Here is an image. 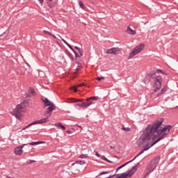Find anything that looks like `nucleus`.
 Returning <instances> with one entry per match:
<instances>
[{"mask_svg": "<svg viewBox=\"0 0 178 178\" xmlns=\"http://www.w3.org/2000/svg\"><path fill=\"white\" fill-rule=\"evenodd\" d=\"M168 89L166 88V87H163L162 89H161V93H159L157 94V97H159V95H162V94H165V92L167 91Z\"/></svg>", "mask_w": 178, "mask_h": 178, "instance_id": "aec40b11", "label": "nucleus"}, {"mask_svg": "<svg viewBox=\"0 0 178 178\" xmlns=\"http://www.w3.org/2000/svg\"><path fill=\"white\" fill-rule=\"evenodd\" d=\"M75 106H79V108H83V109H84L83 102H82L81 104H75Z\"/></svg>", "mask_w": 178, "mask_h": 178, "instance_id": "393cba45", "label": "nucleus"}, {"mask_svg": "<svg viewBox=\"0 0 178 178\" xmlns=\"http://www.w3.org/2000/svg\"><path fill=\"white\" fill-rule=\"evenodd\" d=\"M95 156L98 158H101V155L99 154V153H98V152H95Z\"/></svg>", "mask_w": 178, "mask_h": 178, "instance_id": "473e14b6", "label": "nucleus"}, {"mask_svg": "<svg viewBox=\"0 0 178 178\" xmlns=\"http://www.w3.org/2000/svg\"><path fill=\"white\" fill-rule=\"evenodd\" d=\"M108 173V172L106 171H103L102 172L99 173V176H102V175H106Z\"/></svg>", "mask_w": 178, "mask_h": 178, "instance_id": "2f4dec72", "label": "nucleus"}, {"mask_svg": "<svg viewBox=\"0 0 178 178\" xmlns=\"http://www.w3.org/2000/svg\"><path fill=\"white\" fill-rule=\"evenodd\" d=\"M163 123V119L161 118L156 120L152 124H148L145 128V137L143 139V143L145 141H149L152 139L154 140V134L158 138L150 146L149 144H146L143 149V151H148L149 148L154 147L155 144L161 141L164 138H166V136L170 133L172 129L171 125H162Z\"/></svg>", "mask_w": 178, "mask_h": 178, "instance_id": "f257e3e1", "label": "nucleus"}, {"mask_svg": "<svg viewBox=\"0 0 178 178\" xmlns=\"http://www.w3.org/2000/svg\"><path fill=\"white\" fill-rule=\"evenodd\" d=\"M90 101H98L99 99V97L98 96H94L89 97Z\"/></svg>", "mask_w": 178, "mask_h": 178, "instance_id": "5701e85b", "label": "nucleus"}, {"mask_svg": "<svg viewBox=\"0 0 178 178\" xmlns=\"http://www.w3.org/2000/svg\"><path fill=\"white\" fill-rule=\"evenodd\" d=\"M55 126L56 127H57V129H60L61 130H66V127L64 125H63L60 122L55 124Z\"/></svg>", "mask_w": 178, "mask_h": 178, "instance_id": "2eb2a0df", "label": "nucleus"}, {"mask_svg": "<svg viewBox=\"0 0 178 178\" xmlns=\"http://www.w3.org/2000/svg\"><path fill=\"white\" fill-rule=\"evenodd\" d=\"M35 161H34V160H31V161H29V163H35Z\"/></svg>", "mask_w": 178, "mask_h": 178, "instance_id": "58836bf2", "label": "nucleus"}, {"mask_svg": "<svg viewBox=\"0 0 178 178\" xmlns=\"http://www.w3.org/2000/svg\"><path fill=\"white\" fill-rule=\"evenodd\" d=\"M81 86H83V84H79V87H81Z\"/></svg>", "mask_w": 178, "mask_h": 178, "instance_id": "c03bdc74", "label": "nucleus"}, {"mask_svg": "<svg viewBox=\"0 0 178 178\" xmlns=\"http://www.w3.org/2000/svg\"><path fill=\"white\" fill-rule=\"evenodd\" d=\"M156 166H158V163H154V161H152L150 164L147 166L146 170L149 172H154L155 169H156Z\"/></svg>", "mask_w": 178, "mask_h": 178, "instance_id": "1a4fd4ad", "label": "nucleus"}, {"mask_svg": "<svg viewBox=\"0 0 178 178\" xmlns=\"http://www.w3.org/2000/svg\"><path fill=\"white\" fill-rule=\"evenodd\" d=\"M120 52V49L119 47H113L106 50V54H109L111 55H118Z\"/></svg>", "mask_w": 178, "mask_h": 178, "instance_id": "0eeeda50", "label": "nucleus"}, {"mask_svg": "<svg viewBox=\"0 0 178 178\" xmlns=\"http://www.w3.org/2000/svg\"><path fill=\"white\" fill-rule=\"evenodd\" d=\"M101 159H102V161H105L106 162H108V163H112V161L108 160V159H106V157H105V156H102L101 157Z\"/></svg>", "mask_w": 178, "mask_h": 178, "instance_id": "b1692460", "label": "nucleus"}, {"mask_svg": "<svg viewBox=\"0 0 178 178\" xmlns=\"http://www.w3.org/2000/svg\"><path fill=\"white\" fill-rule=\"evenodd\" d=\"M29 144V145H38L40 144H44V142H42V141H37V142H32V143H30Z\"/></svg>", "mask_w": 178, "mask_h": 178, "instance_id": "dca6fc26", "label": "nucleus"}, {"mask_svg": "<svg viewBox=\"0 0 178 178\" xmlns=\"http://www.w3.org/2000/svg\"><path fill=\"white\" fill-rule=\"evenodd\" d=\"M42 102H44L45 106H50L51 105H54V103L51 102L47 97L42 98Z\"/></svg>", "mask_w": 178, "mask_h": 178, "instance_id": "9b49d317", "label": "nucleus"}, {"mask_svg": "<svg viewBox=\"0 0 178 178\" xmlns=\"http://www.w3.org/2000/svg\"><path fill=\"white\" fill-rule=\"evenodd\" d=\"M110 148H111V149H115V147H110Z\"/></svg>", "mask_w": 178, "mask_h": 178, "instance_id": "37998d69", "label": "nucleus"}, {"mask_svg": "<svg viewBox=\"0 0 178 178\" xmlns=\"http://www.w3.org/2000/svg\"><path fill=\"white\" fill-rule=\"evenodd\" d=\"M43 33L44 34H48L49 35H51V33L48 32L47 31H43Z\"/></svg>", "mask_w": 178, "mask_h": 178, "instance_id": "72a5a7b5", "label": "nucleus"}, {"mask_svg": "<svg viewBox=\"0 0 178 178\" xmlns=\"http://www.w3.org/2000/svg\"><path fill=\"white\" fill-rule=\"evenodd\" d=\"M79 5L80 8H81V9H84V4L83 3V1H79Z\"/></svg>", "mask_w": 178, "mask_h": 178, "instance_id": "a878e982", "label": "nucleus"}, {"mask_svg": "<svg viewBox=\"0 0 178 178\" xmlns=\"http://www.w3.org/2000/svg\"><path fill=\"white\" fill-rule=\"evenodd\" d=\"M79 158L81 159H84L87 158V154H81L79 156Z\"/></svg>", "mask_w": 178, "mask_h": 178, "instance_id": "cd10ccee", "label": "nucleus"}, {"mask_svg": "<svg viewBox=\"0 0 178 178\" xmlns=\"http://www.w3.org/2000/svg\"><path fill=\"white\" fill-rule=\"evenodd\" d=\"M5 34H6V32L3 33V34L0 35V37H3V35H5Z\"/></svg>", "mask_w": 178, "mask_h": 178, "instance_id": "a19ab883", "label": "nucleus"}, {"mask_svg": "<svg viewBox=\"0 0 178 178\" xmlns=\"http://www.w3.org/2000/svg\"><path fill=\"white\" fill-rule=\"evenodd\" d=\"M67 134H72V131L67 130L66 131Z\"/></svg>", "mask_w": 178, "mask_h": 178, "instance_id": "e433bc0d", "label": "nucleus"}, {"mask_svg": "<svg viewBox=\"0 0 178 178\" xmlns=\"http://www.w3.org/2000/svg\"><path fill=\"white\" fill-rule=\"evenodd\" d=\"M72 52H74V55H75V56H76V58H79V54H77V52H76L75 51H74V49H73V50H72Z\"/></svg>", "mask_w": 178, "mask_h": 178, "instance_id": "c756f323", "label": "nucleus"}, {"mask_svg": "<svg viewBox=\"0 0 178 178\" xmlns=\"http://www.w3.org/2000/svg\"><path fill=\"white\" fill-rule=\"evenodd\" d=\"M44 117L45 118H42L40 120H35L30 123L29 124L26 126L24 128H23L22 130H26V129H29V127H31V126H34V124H42L43 123H47V122H48V119H49V117H48V115H44Z\"/></svg>", "mask_w": 178, "mask_h": 178, "instance_id": "20e7f679", "label": "nucleus"}, {"mask_svg": "<svg viewBox=\"0 0 178 178\" xmlns=\"http://www.w3.org/2000/svg\"><path fill=\"white\" fill-rule=\"evenodd\" d=\"M122 130H124V131H130V128L129 127H123Z\"/></svg>", "mask_w": 178, "mask_h": 178, "instance_id": "bb28decb", "label": "nucleus"}, {"mask_svg": "<svg viewBox=\"0 0 178 178\" xmlns=\"http://www.w3.org/2000/svg\"><path fill=\"white\" fill-rule=\"evenodd\" d=\"M81 101H83V99L71 98V99H68L67 104H74V103H76V102H81Z\"/></svg>", "mask_w": 178, "mask_h": 178, "instance_id": "ddd939ff", "label": "nucleus"}, {"mask_svg": "<svg viewBox=\"0 0 178 178\" xmlns=\"http://www.w3.org/2000/svg\"><path fill=\"white\" fill-rule=\"evenodd\" d=\"M75 49H77L80 54V56H83V49H80L79 47L75 46Z\"/></svg>", "mask_w": 178, "mask_h": 178, "instance_id": "4be33fe9", "label": "nucleus"}, {"mask_svg": "<svg viewBox=\"0 0 178 178\" xmlns=\"http://www.w3.org/2000/svg\"><path fill=\"white\" fill-rule=\"evenodd\" d=\"M56 108V106H55V104H51V106H49V107L47 108L46 112L44 114V116H47L51 118V115H52V112L55 111Z\"/></svg>", "mask_w": 178, "mask_h": 178, "instance_id": "39448f33", "label": "nucleus"}, {"mask_svg": "<svg viewBox=\"0 0 178 178\" xmlns=\"http://www.w3.org/2000/svg\"><path fill=\"white\" fill-rule=\"evenodd\" d=\"M131 162H133V161L131 160V161H128L127 163H126L125 164L120 166L118 168H117L116 171L118 172V170L122 169V168H124V166H126L127 165H129V163H131Z\"/></svg>", "mask_w": 178, "mask_h": 178, "instance_id": "a211bd4d", "label": "nucleus"}, {"mask_svg": "<svg viewBox=\"0 0 178 178\" xmlns=\"http://www.w3.org/2000/svg\"><path fill=\"white\" fill-rule=\"evenodd\" d=\"M127 33L128 34H131V35H136V31L131 29L129 26L127 27Z\"/></svg>", "mask_w": 178, "mask_h": 178, "instance_id": "4468645a", "label": "nucleus"}, {"mask_svg": "<svg viewBox=\"0 0 178 178\" xmlns=\"http://www.w3.org/2000/svg\"><path fill=\"white\" fill-rule=\"evenodd\" d=\"M144 47H145V44H144V43H141L140 44L136 46L129 54L128 59H131V58H134V56H136V55L140 54V52H141V51L144 49Z\"/></svg>", "mask_w": 178, "mask_h": 178, "instance_id": "7ed1b4c3", "label": "nucleus"}, {"mask_svg": "<svg viewBox=\"0 0 178 178\" xmlns=\"http://www.w3.org/2000/svg\"><path fill=\"white\" fill-rule=\"evenodd\" d=\"M156 72H159V73H161L162 74H163V72H162V70L157 69Z\"/></svg>", "mask_w": 178, "mask_h": 178, "instance_id": "f704fd0d", "label": "nucleus"}, {"mask_svg": "<svg viewBox=\"0 0 178 178\" xmlns=\"http://www.w3.org/2000/svg\"><path fill=\"white\" fill-rule=\"evenodd\" d=\"M94 104V102H92V100H90L88 98L86 99V102H83V105H84V109H87V108H88L89 106H91V105H92Z\"/></svg>", "mask_w": 178, "mask_h": 178, "instance_id": "9d476101", "label": "nucleus"}, {"mask_svg": "<svg viewBox=\"0 0 178 178\" xmlns=\"http://www.w3.org/2000/svg\"><path fill=\"white\" fill-rule=\"evenodd\" d=\"M150 81L154 83V92H158L162 87V76L157 75L156 73H150L146 75L145 78V83L148 84Z\"/></svg>", "mask_w": 178, "mask_h": 178, "instance_id": "f03ea898", "label": "nucleus"}, {"mask_svg": "<svg viewBox=\"0 0 178 178\" xmlns=\"http://www.w3.org/2000/svg\"><path fill=\"white\" fill-rule=\"evenodd\" d=\"M144 150H142V151H140L138 154V155H136L132 160H131V161H132V162H133V161H135L137 158H138V156H140V155H142V154H144Z\"/></svg>", "mask_w": 178, "mask_h": 178, "instance_id": "412c9836", "label": "nucleus"}, {"mask_svg": "<svg viewBox=\"0 0 178 178\" xmlns=\"http://www.w3.org/2000/svg\"><path fill=\"white\" fill-rule=\"evenodd\" d=\"M30 92L31 94H32V95H34V94H35V91L34 90V89H30Z\"/></svg>", "mask_w": 178, "mask_h": 178, "instance_id": "7c9ffc66", "label": "nucleus"}, {"mask_svg": "<svg viewBox=\"0 0 178 178\" xmlns=\"http://www.w3.org/2000/svg\"><path fill=\"white\" fill-rule=\"evenodd\" d=\"M147 172L145 174V177L148 176V175H149V173H151V172L147 170Z\"/></svg>", "mask_w": 178, "mask_h": 178, "instance_id": "4c0bfd02", "label": "nucleus"}, {"mask_svg": "<svg viewBox=\"0 0 178 178\" xmlns=\"http://www.w3.org/2000/svg\"><path fill=\"white\" fill-rule=\"evenodd\" d=\"M22 109H23V104H17L15 109H14L15 116L17 119H19V117L20 116V112H22Z\"/></svg>", "mask_w": 178, "mask_h": 178, "instance_id": "423d86ee", "label": "nucleus"}, {"mask_svg": "<svg viewBox=\"0 0 178 178\" xmlns=\"http://www.w3.org/2000/svg\"><path fill=\"white\" fill-rule=\"evenodd\" d=\"M38 1L40 2V3L41 5H42V3L44 2V0H38Z\"/></svg>", "mask_w": 178, "mask_h": 178, "instance_id": "ea45409f", "label": "nucleus"}, {"mask_svg": "<svg viewBox=\"0 0 178 178\" xmlns=\"http://www.w3.org/2000/svg\"><path fill=\"white\" fill-rule=\"evenodd\" d=\"M72 90L74 91V92H77V88L73 87Z\"/></svg>", "mask_w": 178, "mask_h": 178, "instance_id": "c9c22d12", "label": "nucleus"}, {"mask_svg": "<svg viewBox=\"0 0 178 178\" xmlns=\"http://www.w3.org/2000/svg\"><path fill=\"white\" fill-rule=\"evenodd\" d=\"M76 163H77L78 165H86V161L84 160L76 161L72 165H76Z\"/></svg>", "mask_w": 178, "mask_h": 178, "instance_id": "f3484780", "label": "nucleus"}, {"mask_svg": "<svg viewBox=\"0 0 178 178\" xmlns=\"http://www.w3.org/2000/svg\"><path fill=\"white\" fill-rule=\"evenodd\" d=\"M78 127H79V129H83V127H81V125H78Z\"/></svg>", "mask_w": 178, "mask_h": 178, "instance_id": "79ce46f5", "label": "nucleus"}, {"mask_svg": "<svg viewBox=\"0 0 178 178\" xmlns=\"http://www.w3.org/2000/svg\"><path fill=\"white\" fill-rule=\"evenodd\" d=\"M104 79H105V77L104 76L96 78V80H98L99 81H101V80H104Z\"/></svg>", "mask_w": 178, "mask_h": 178, "instance_id": "c85d7f7f", "label": "nucleus"}, {"mask_svg": "<svg viewBox=\"0 0 178 178\" xmlns=\"http://www.w3.org/2000/svg\"><path fill=\"white\" fill-rule=\"evenodd\" d=\"M25 145H28V144H24L22 146L15 147L14 149L15 155H22V154H23V148H24Z\"/></svg>", "mask_w": 178, "mask_h": 178, "instance_id": "6e6552de", "label": "nucleus"}, {"mask_svg": "<svg viewBox=\"0 0 178 178\" xmlns=\"http://www.w3.org/2000/svg\"><path fill=\"white\" fill-rule=\"evenodd\" d=\"M62 41L63 42H64V44H65V45H67L70 48V49H71V51H73V47H72V45H70L68 42H67L66 40L63 39L62 40Z\"/></svg>", "mask_w": 178, "mask_h": 178, "instance_id": "6ab92c4d", "label": "nucleus"}, {"mask_svg": "<svg viewBox=\"0 0 178 178\" xmlns=\"http://www.w3.org/2000/svg\"><path fill=\"white\" fill-rule=\"evenodd\" d=\"M46 1H47V6L50 8H55V6H56V1H54V0H46Z\"/></svg>", "mask_w": 178, "mask_h": 178, "instance_id": "f8f14e48", "label": "nucleus"}]
</instances>
